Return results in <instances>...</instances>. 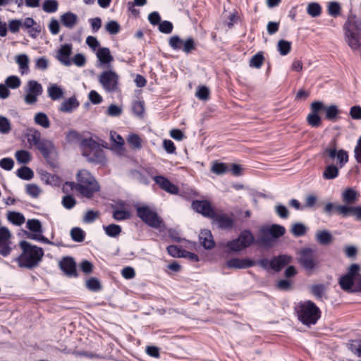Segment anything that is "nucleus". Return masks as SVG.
Here are the masks:
<instances>
[{
  "instance_id": "58836bf2",
  "label": "nucleus",
  "mask_w": 361,
  "mask_h": 361,
  "mask_svg": "<svg viewBox=\"0 0 361 361\" xmlns=\"http://www.w3.org/2000/svg\"><path fill=\"white\" fill-rule=\"evenodd\" d=\"M105 233L111 238H116L121 233V227L119 225L111 224L108 226H103Z\"/></svg>"
},
{
  "instance_id": "69168bd1",
  "label": "nucleus",
  "mask_w": 361,
  "mask_h": 361,
  "mask_svg": "<svg viewBox=\"0 0 361 361\" xmlns=\"http://www.w3.org/2000/svg\"><path fill=\"white\" fill-rule=\"evenodd\" d=\"M341 6L336 1H331L328 6V13L331 16L336 17L340 14Z\"/></svg>"
},
{
  "instance_id": "bf43d9fd",
  "label": "nucleus",
  "mask_w": 361,
  "mask_h": 361,
  "mask_svg": "<svg viewBox=\"0 0 361 361\" xmlns=\"http://www.w3.org/2000/svg\"><path fill=\"white\" fill-rule=\"evenodd\" d=\"M11 130V126L9 120L4 116H0V133L7 134Z\"/></svg>"
},
{
  "instance_id": "49530a36",
  "label": "nucleus",
  "mask_w": 361,
  "mask_h": 361,
  "mask_svg": "<svg viewBox=\"0 0 361 361\" xmlns=\"http://www.w3.org/2000/svg\"><path fill=\"white\" fill-rule=\"evenodd\" d=\"M326 291L324 284H314L310 287V293L318 300H322Z\"/></svg>"
},
{
  "instance_id": "f03ea898",
  "label": "nucleus",
  "mask_w": 361,
  "mask_h": 361,
  "mask_svg": "<svg viewBox=\"0 0 361 361\" xmlns=\"http://www.w3.org/2000/svg\"><path fill=\"white\" fill-rule=\"evenodd\" d=\"M77 183L66 182L71 189H75L83 197L92 198L95 192L100 190V185L95 178L85 169L80 170L76 176Z\"/></svg>"
},
{
  "instance_id": "c85d7f7f",
  "label": "nucleus",
  "mask_w": 361,
  "mask_h": 361,
  "mask_svg": "<svg viewBox=\"0 0 361 361\" xmlns=\"http://www.w3.org/2000/svg\"><path fill=\"white\" fill-rule=\"evenodd\" d=\"M37 149L42 153L45 159H48L50 154L54 149L53 143L47 140L42 139V140L36 146Z\"/></svg>"
},
{
  "instance_id": "423d86ee",
  "label": "nucleus",
  "mask_w": 361,
  "mask_h": 361,
  "mask_svg": "<svg viewBox=\"0 0 361 361\" xmlns=\"http://www.w3.org/2000/svg\"><path fill=\"white\" fill-rule=\"evenodd\" d=\"M322 156L324 159L326 164L334 161L337 159L338 165L340 168H342L348 161V154L344 149L337 150L336 142L334 141L329 146L324 148Z\"/></svg>"
},
{
  "instance_id": "680f3d73",
  "label": "nucleus",
  "mask_w": 361,
  "mask_h": 361,
  "mask_svg": "<svg viewBox=\"0 0 361 361\" xmlns=\"http://www.w3.org/2000/svg\"><path fill=\"white\" fill-rule=\"evenodd\" d=\"M167 252L169 255L173 257H181L184 256L183 252L178 246L171 245L166 248Z\"/></svg>"
},
{
  "instance_id": "20e7f679",
  "label": "nucleus",
  "mask_w": 361,
  "mask_h": 361,
  "mask_svg": "<svg viewBox=\"0 0 361 361\" xmlns=\"http://www.w3.org/2000/svg\"><path fill=\"white\" fill-rule=\"evenodd\" d=\"M298 319L304 325L311 326L321 317V310L312 300L300 302L295 307Z\"/></svg>"
},
{
  "instance_id": "c9c22d12",
  "label": "nucleus",
  "mask_w": 361,
  "mask_h": 361,
  "mask_svg": "<svg viewBox=\"0 0 361 361\" xmlns=\"http://www.w3.org/2000/svg\"><path fill=\"white\" fill-rule=\"evenodd\" d=\"M332 235L329 231L323 230L316 233V240L321 245H328L332 240Z\"/></svg>"
},
{
  "instance_id": "1a4fd4ad",
  "label": "nucleus",
  "mask_w": 361,
  "mask_h": 361,
  "mask_svg": "<svg viewBox=\"0 0 361 361\" xmlns=\"http://www.w3.org/2000/svg\"><path fill=\"white\" fill-rule=\"evenodd\" d=\"M170 47L173 50H182L185 54H190L196 49V44L191 37L183 40L178 35H173L169 40Z\"/></svg>"
},
{
  "instance_id": "c03bdc74",
  "label": "nucleus",
  "mask_w": 361,
  "mask_h": 361,
  "mask_svg": "<svg viewBox=\"0 0 361 361\" xmlns=\"http://www.w3.org/2000/svg\"><path fill=\"white\" fill-rule=\"evenodd\" d=\"M16 159L19 164H27L30 161L32 157L30 153L24 149L18 150L15 154Z\"/></svg>"
},
{
  "instance_id": "72a5a7b5",
  "label": "nucleus",
  "mask_w": 361,
  "mask_h": 361,
  "mask_svg": "<svg viewBox=\"0 0 361 361\" xmlns=\"http://www.w3.org/2000/svg\"><path fill=\"white\" fill-rule=\"evenodd\" d=\"M49 97L54 101L61 99L63 96V90L56 84H51L47 90Z\"/></svg>"
},
{
  "instance_id": "de8ad7c7",
  "label": "nucleus",
  "mask_w": 361,
  "mask_h": 361,
  "mask_svg": "<svg viewBox=\"0 0 361 361\" xmlns=\"http://www.w3.org/2000/svg\"><path fill=\"white\" fill-rule=\"evenodd\" d=\"M59 3L56 0H45L42 4V9L44 12L51 13L58 10Z\"/></svg>"
},
{
  "instance_id": "4be33fe9",
  "label": "nucleus",
  "mask_w": 361,
  "mask_h": 361,
  "mask_svg": "<svg viewBox=\"0 0 361 361\" xmlns=\"http://www.w3.org/2000/svg\"><path fill=\"white\" fill-rule=\"evenodd\" d=\"M150 169H145L143 170H133L130 171L132 178L141 184L148 185L149 183V177H152L150 173Z\"/></svg>"
},
{
  "instance_id": "a18cd8bd",
  "label": "nucleus",
  "mask_w": 361,
  "mask_h": 361,
  "mask_svg": "<svg viewBox=\"0 0 361 361\" xmlns=\"http://www.w3.org/2000/svg\"><path fill=\"white\" fill-rule=\"evenodd\" d=\"M71 236L73 241L81 243L85 238V232L79 227H74L71 230Z\"/></svg>"
},
{
  "instance_id": "5fc2aeb1",
  "label": "nucleus",
  "mask_w": 361,
  "mask_h": 361,
  "mask_svg": "<svg viewBox=\"0 0 361 361\" xmlns=\"http://www.w3.org/2000/svg\"><path fill=\"white\" fill-rule=\"evenodd\" d=\"M20 79L16 75H10L5 80V85L11 89H16L20 86Z\"/></svg>"
},
{
  "instance_id": "7c9ffc66",
  "label": "nucleus",
  "mask_w": 361,
  "mask_h": 361,
  "mask_svg": "<svg viewBox=\"0 0 361 361\" xmlns=\"http://www.w3.org/2000/svg\"><path fill=\"white\" fill-rule=\"evenodd\" d=\"M339 166H336L333 164H328L323 171V178L325 180H332L337 178L339 174Z\"/></svg>"
},
{
  "instance_id": "473e14b6",
  "label": "nucleus",
  "mask_w": 361,
  "mask_h": 361,
  "mask_svg": "<svg viewBox=\"0 0 361 361\" xmlns=\"http://www.w3.org/2000/svg\"><path fill=\"white\" fill-rule=\"evenodd\" d=\"M7 219L8 221L16 226H21L25 221L24 215L17 212H8Z\"/></svg>"
},
{
  "instance_id": "412c9836",
  "label": "nucleus",
  "mask_w": 361,
  "mask_h": 361,
  "mask_svg": "<svg viewBox=\"0 0 361 361\" xmlns=\"http://www.w3.org/2000/svg\"><path fill=\"white\" fill-rule=\"evenodd\" d=\"M226 264L231 269H247L257 264V262L251 259L232 258Z\"/></svg>"
},
{
  "instance_id": "9d476101",
  "label": "nucleus",
  "mask_w": 361,
  "mask_h": 361,
  "mask_svg": "<svg viewBox=\"0 0 361 361\" xmlns=\"http://www.w3.org/2000/svg\"><path fill=\"white\" fill-rule=\"evenodd\" d=\"M324 104L321 101H314L310 104V113L307 117V123L313 127L318 128L322 124V118L319 115V112L323 111Z\"/></svg>"
},
{
  "instance_id": "2f4dec72",
  "label": "nucleus",
  "mask_w": 361,
  "mask_h": 361,
  "mask_svg": "<svg viewBox=\"0 0 361 361\" xmlns=\"http://www.w3.org/2000/svg\"><path fill=\"white\" fill-rule=\"evenodd\" d=\"M16 62L19 66L20 72L21 74L27 73L29 71V58L25 54H22L16 56Z\"/></svg>"
},
{
  "instance_id": "6e6552de",
  "label": "nucleus",
  "mask_w": 361,
  "mask_h": 361,
  "mask_svg": "<svg viewBox=\"0 0 361 361\" xmlns=\"http://www.w3.org/2000/svg\"><path fill=\"white\" fill-rule=\"evenodd\" d=\"M99 82L107 92H114L118 89V75L114 71H103L99 77Z\"/></svg>"
},
{
  "instance_id": "a19ab883",
  "label": "nucleus",
  "mask_w": 361,
  "mask_h": 361,
  "mask_svg": "<svg viewBox=\"0 0 361 361\" xmlns=\"http://www.w3.org/2000/svg\"><path fill=\"white\" fill-rule=\"evenodd\" d=\"M16 175L23 180H30L33 178L34 172L28 166H23L18 169Z\"/></svg>"
},
{
  "instance_id": "f704fd0d",
  "label": "nucleus",
  "mask_w": 361,
  "mask_h": 361,
  "mask_svg": "<svg viewBox=\"0 0 361 361\" xmlns=\"http://www.w3.org/2000/svg\"><path fill=\"white\" fill-rule=\"evenodd\" d=\"M357 194L355 190L352 188L346 189L342 194L343 202L346 204H351L356 202Z\"/></svg>"
},
{
  "instance_id": "ddd939ff",
  "label": "nucleus",
  "mask_w": 361,
  "mask_h": 361,
  "mask_svg": "<svg viewBox=\"0 0 361 361\" xmlns=\"http://www.w3.org/2000/svg\"><path fill=\"white\" fill-rule=\"evenodd\" d=\"M11 233L9 230L5 227H0V255L6 257L11 252L10 246Z\"/></svg>"
},
{
  "instance_id": "864d4df0",
  "label": "nucleus",
  "mask_w": 361,
  "mask_h": 361,
  "mask_svg": "<svg viewBox=\"0 0 361 361\" xmlns=\"http://www.w3.org/2000/svg\"><path fill=\"white\" fill-rule=\"evenodd\" d=\"M291 43L288 41L281 39L278 42V51L282 56H286L290 51Z\"/></svg>"
},
{
  "instance_id": "b1692460",
  "label": "nucleus",
  "mask_w": 361,
  "mask_h": 361,
  "mask_svg": "<svg viewBox=\"0 0 361 361\" xmlns=\"http://www.w3.org/2000/svg\"><path fill=\"white\" fill-rule=\"evenodd\" d=\"M259 236L256 240L257 244L263 245L265 247H269L271 245L273 238L270 233L268 226H263L259 229Z\"/></svg>"
},
{
  "instance_id": "052dcab7",
  "label": "nucleus",
  "mask_w": 361,
  "mask_h": 361,
  "mask_svg": "<svg viewBox=\"0 0 361 361\" xmlns=\"http://www.w3.org/2000/svg\"><path fill=\"white\" fill-rule=\"evenodd\" d=\"M25 191L32 197L37 198L39 195L41 190L36 184L31 183L26 185Z\"/></svg>"
},
{
  "instance_id": "13d9d810",
  "label": "nucleus",
  "mask_w": 361,
  "mask_h": 361,
  "mask_svg": "<svg viewBox=\"0 0 361 361\" xmlns=\"http://www.w3.org/2000/svg\"><path fill=\"white\" fill-rule=\"evenodd\" d=\"M228 171V168L225 163L215 162L212 167V171L217 175L224 174Z\"/></svg>"
},
{
  "instance_id": "4468645a",
  "label": "nucleus",
  "mask_w": 361,
  "mask_h": 361,
  "mask_svg": "<svg viewBox=\"0 0 361 361\" xmlns=\"http://www.w3.org/2000/svg\"><path fill=\"white\" fill-rule=\"evenodd\" d=\"M218 226V227L223 230H231L233 228L235 224L234 219L225 213H215L212 219Z\"/></svg>"
},
{
  "instance_id": "7ed1b4c3",
  "label": "nucleus",
  "mask_w": 361,
  "mask_h": 361,
  "mask_svg": "<svg viewBox=\"0 0 361 361\" xmlns=\"http://www.w3.org/2000/svg\"><path fill=\"white\" fill-rule=\"evenodd\" d=\"M345 40L353 51H361V19L350 16L343 25Z\"/></svg>"
},
{
  "instance_id": "338daca9",
  "label": "nucleus",
  "mask_w": 361,
  "mask_h": 361,
  "mask_svg": "<svg viewBox=\"0 0 361 361\" xmlns=\"http://www.w3.org/2000/svg\"><path fill=\"white\" fill-rule=\"evenodd\" d=\"M350 350L358 357L361 358V341H353L349 345Z\"/></svg>"
},
{
  "instance_id": "5701e85b",
  "label": "nucleus",
  "mask_w": 361,
  "mask_h": 361,
  "mask_svg": "<svg viewBox=\"0 0 361 361\" xmlns=\"http://www.w3.org/2000/svg\"><path fill=\"white\" fill-rule=\"evenodd\" d=\"M200 244L207 250L212 249L215 245V242L210 231L204 229L201 231L199 235Z\"/></svg>"
},
{
  "instance_id": "a211bd4d",
  "label": "nucleus",
  "mask_w": 361,
  "mask_h": 361,
  "mask_svg": "<svg viewBox=\"0 0 361 361\" xmlns=\"http://www.w3.org/2000/svg\"><path fill=\"white\" fill-rule=\"evenodd\" d=\"M156 184L164 191L176 195L179 192V188L175 184L171 183L167 178L162 176H155L152 177Z\"/></svg>"
},
{
  "instance_id": "f257e3e1",
  "label": "nucleus",
  "mask_w": 361,
  "mask_h": 361,
  "mask_svg": "<svg viewBox=\"0 0 361 361\" xmlns=\"http://www.w3.org/2000/svg\"><path fill=\"white\" fill-rule=\"evenodd\" d=\"M19 245L22 253L16 259L18 266L28 269L37 267L44 256L43 249L25 240H22Z\"/></svg>"
},
{
  "instance_id": "393cba45",
  "label": "nucleus",
  "mask_w": 361,
  "mask_h": 361,
  "mask_svg": "<svg viewBox=\"0 0 361 361\" xmlns=\"http://www.w3.org/2000/svg\"><path fill=\"white\" fill-rule=\"evenodd\" d=\"M238 238L245 249L249 247L254 243H256L253 234L248 229H245L242 231L239 234Z\"/></svg>"
},
{
  "instance_id": "e2e57ef3",
  "label": "nucleus",
  "mask_w": 361,
  "mask_h": 361,
  "mask_svg": "<svg viewBox=\"0 0 361 361\" xmlns=\"http://www.w3.org/2000/svg\"><path fill=\"white\" fill-rule=\"evenodd\" d=\"M106 31L111 35H116L121 30L120 25L115 20H111L106 26Z\"/></svg>"
},
{
  "instance_id": "a878e982",
  "label": "nucleus",
  "mask_w": 361,
  "mask_h": 361,
  "mask_svg": "<svg viewBox=\"0 0 361 361\" xmlns=\"http://www.w3.org/2000/svg\"><path fill=\"white\" fill-rule=\"evenodd\" d=\"M79 105L80 104L75 97H71L61 103L59 110L61 112L71 113L77 109Z\"/></svg>"
},
{
  "instance_id": "4c0bfd02",
  "label": "nucleus",
  "mask_w": 361,
  "mask_h": 361,
  "mask_svg": "<svg viewBox=\"0 0 361 361\" xmlns=\"http://www.w3.org/2000/svg\"><path fill=\"white\" fill-rule=\"evenodd\" d=\"M26 227L33 232V234H41L43 232L40 221L36 219H28L26 223Z\"/></svg>"
},
{
  "instance_id": "bb28decb",
  "label": "nucleus",
  "mask_w": 361,
  "mask_h": 361,
  "mask_svg": "<svg viewBox=\"0 0 361 361\" xmlns=\"http://www.w3.org/2000/svg\"><path fill=\"white\" fill-rule=\"evenodd\" d=\"M61 21L63 26L71 29L78 23V16L73 12L68 11L61 16Z\"/></svg>"
},
{
  "instance_id": "e433bc0d",
  "label": "nucleus",
  "mask_w": 361,
  "mask_h": 361,
  "mask_svg": "<svg viewBox=\"0 0 361 361\" xmlns=\"http://www.w3.org/2000/svg\"><path fill=\"white\" fill-rule=\"evenodd\" d=\"M326 112L325 117L327 120L335 121L338 118V115L340 114V111L336 105H330L326 106L323 109Z\"/></svg>"
},
{
  "instance_id": "37998d69",
  "label": "nucleus",
  "mask_w": 361,
  "mask_h": 361,
  "mask_svg": "<svg viewBox=\"0 0 361 361\" xmlns=\"http://www.w3.org/2000/svg\"><path fill=\"white\" fill-rule=\"evenodd\" d=\"M132 111L135 116L143 118L145 114V102L143 101H135L132 104Z\"/></svg>"
},
{
  "instance_id": "0e129e2a",
  "label": "nucleus",
  "mask_w": 361,
  "mask_h": 361,
  "mask_svg": "<svg viewBox=\"0 0 361 361\" xmlns=\"http://www.w3.org/2000/svg\"><path fill=\"white\" fill-rule=\"evenodd\" d=\"M173 25L169 20H164L159 24V30L164 34H170L172 32Z\"/></svg>"
},
{
  "instance_id": "f3484780",
  "label": "nucleus",
  "mask_w": 361,
  "mask_h": 361,
  "mask_svg": "<svg viewBox=\"0 0 361 361\" xmlns=\"http://www.w3.org/2000/svg\"><path fill=\"white\" fill-rule=\"evenodd\" d=\"M299 262L306 270L311 271L315 268L316 262L313 258V252L310 248H305L301 251Z\"/></svg>"
},
{
  "instance_id": "2eb2a0df",
  "label": "nucleus",
  "mask_w": 361,
  "mask_h": 361,
  "mask_svg": "<svg viewBox=\"0 0 361 361\" xmlns=\"http://www.w3.org/2000/svg\"><path fill=\"white\" fill-rule=\"evenodd\" d=\"M73 45L71 44H64L58 50L56 59L61 64L68 67L72 64L71 59Z\"/></svg>"
},
{
  "instance_id": "79ce46f5",
  "label": "nucleus",
  "mask_w": 361,
  "mask_h": 361,
  "mask_svg": "<svg viewBox=\"0 0 361 361\" xmlns=\"http://www.w3.org/2000/svg\"><path fill=\"white\" fill-rule=\"evenodd\" d=\"M307 13L312 18L319 17L322 13V6L317 2L310 3L307 6Z\"/></svg>"
},
{
  "instance_id": "6ab92c4d",
  "label": "nucleus",
  "mask_w": 361,
  "mask_h": 361,
  "mask_svg": "<svg viewBox=\"0 0 361 361\" xmlns=\"http://www.w3.org/2000/svg\"><path fill=\"white\" fill-rule=\"evenodd\" d=\"M83 155L87 157V159L92 163L104 165L106 162L104 151L101 149H94L88 152H85Z\"/></svg>"
},
{
  "instance_id": "ea45409f",
  "label": "nucleus",
  "mask_w": 361,
  "mask_h": 361,
  "mask_svg": "<svg viewBox=\"0 0 361 361\" xmlns=\"http://www.w3.org/2000/svg\"><path fill=\"white\" fill-rule=\"evenodd\" d=\"M34 121L36 124L44 128H48L50 126L49 119L47 114L43 112L37 113L35 116Z\"/></svg>"
},
{
  "instance_id": "3c124183",
  "label": "nucleus",
  "mask_w": 361,
  "mask_h": 361,
  "mask_svg": "<svg viewBox=\"0 0 361 361\" xmlns=\"http://www.w3.org/2000/svg\"><path fill=\"white\" fill-rule=\"evenodd\" d=\"M264 60L263 53L258 52L250 59L249 65L250 67L259 68L262 66Z\"/></svg>"
},
{
  "instance_id": "09e8293b",
  "label": "nucleus",
  "mask_w": 361,
  "mask_h": 361,
  "mask_svg": "<svg viewBox=\"0 0 361 361\" xmlns=\"http://www.w3.org/2000/svg\"><path fill=\"white\" fill-rule=\"evenodd\" d=\"M86 287L93 292H98L102 288L100 281L95 277H91L87 280Z\"/></svg>"
},
{
  "instance_id": "603ef678",
  "label": "nucleus",
  "mask_w": 361,
  "mask_h": 361,
  "mask_svg": "<svg viewBox=\"0 0 361 361\" xmlns=\"http://www.w3.org/2000/svg\"><path fill=\"white\" fill-rule=\"evenodd\" d=\"M269 229L273 239H276L282 236L286 232L285 228L283 226L278 224L271 226L269 227Z\"/></svg>"
},
{
  "instance_id": "cd10ccee",
  "label": "nucleus",
  "mask_w": 361,
  "mask_h": 361,
  "mask_svg": "<svg viewBox=\"0 0 361 361\" xmlns=\"http://www.w3.org/2000/svg\"><path fill=\"white\" fill-rule=\"evenodd\" d=\"M355 279L350 277L348 275L344 274L343 275L338 281V283L342 290L346 291L348 293H354L357 291V290L353 289Z\"/></svg>"
},
{
  "instance_id": "8fccbe9b",
  "label": "nucleus",
  "mask_w": 361,
  "mask_h": 361,
  "mask_svg": "<svg viewBox=\"0 0 361 361\" xmlns=\"http://www.w3.org/2000/svg\"><path fill=\"white\" fill-rule=\"evenodd\" d=\"M307 228L302 223H295L293 225L291 233L295 237H301L305 235Z\"/></svg>"
},
{
  "instance_id": "f8f14e48",
  "label": "nucleus",
  "mask_w": 361,
  "mask_h": 361,
  "mask_svg": "<svg viewBox=\"0 0 361 361\" xmlns=\"http://www.w3.org/2000/svg\"><path fill=\"white\" fill-rule=\"evenodd\" d=\"M192 209L202 216L212 219L216 213L208 200H194L192 202Z\"/></svg>"
},
{
  "instance_id": "9b49d317",
  "label": "nucleus",
  "mask_w": 361,
  "mask_h": 361,
  "mask_svg": "<svg viewBox=\"0 0 361 361\" xmlns=\"http://www.w3.org/2000/svg\"><path fill=\"white\" fill-rule=\"evenodd\" d=\"M43 88L40 83L36 80H30L27 82V92L25 96V102L33 104L37 102V97L42 94Z\"/></svg>"
},
{
  "instance_id": "c756f323",
  "label": "nucleus",
  "mask_w": 361,
  "mask_h": 361,
  "mask_svg": "<svg viewBox=\"0 0 361 361\" xmlns=\"http://www.w3.org/2000/svg\"><path fill=\"white\" fill-rule=\"evenodd\" d=\"M97 57L102 64H107L111 63L114 58L110 53V50L107 47H101L97 50Z\"/></svg>"
},
{
  "instance_id": "0eeeda50",
  "label": "nucleus",
  "mask_w": 361,
  "mask_h": 361,
  "mask_svg": "<svg viewBox=\"0 0 361 361\" xmlns=\"http://www.w3.org/2000/svg\"><path fill=\"white\" fill-rule=\"evenodd\" d=\"M291 262V257L286 255H279L275 256L270 260L267 258H262L257 262V264L266 271L270 269L279 272Z\"/></svg>"
},
{
  "instance_id": "6e6d98bb",
  "label": "nucleus",
  "mask_w": 361,
  "mask_h": 361,
  "mask_svg": "<svg viewBox=\"0 0 361 361\" xmlns=\"http://www.w3.org/2000/svg\"><path fill=\"white\" fill-rule=\"evenodd\" d=\"M226 246L229 250L232 252H239L245 249L238 238L228 241Z\"/></svg>"
},
{
  "instance_id": "aec40b11",
  "label": "nucleus",
  "mask_w": 361,
  "mask_h": 361,
  "mask_svg": "<svg viewBox=\"0 0 361 361\" xmlns=\"http://www.w3.org/2000/svg\"><path fill=\"white\" fill-rule=\"evenodd\" d=\"M336 209L337 213L341 214L343 217L353 216L357 220H361V206L337 205Z\"/></svg>"
},
{
  "instance_id": "774afa93",
  "label": "nucleus",
  "mask_w": 361,
  "mask_h": 361,
  "mask_svg": "<svg viewBox=\"0 0 361 361\" xmlns=\"http://www.w3.org/2000/svg\"><path fill=\"white\" fill-rule=\"evenodd\" d=\"M62 204L66 209H71L76 204V200L72 195H68L63 197Z\"/></svg>"
},
{
  "instance_id": "4d7b16f0",
  "label": "nucleus",
  "mask_w": 361,
  "mask_h": 361,
  "mask_svg": "<svg viewBox=\"0 0 361 361\" xmlns=\"http://www.w3.org/2000/svg\"><path fill=\"white\" fill-rule=\"evenodd\" d=\"M130 216V213L124 209H115L113 212V218L116 221L129 219Z\"/></svg>"
},
{
  "instance_id": "39448f33",
  "label": "nucleus",
  "mask_w": 361,
  "mask_h": 361,
  "mask_svg": "<svg viewBox=\"0 0 361 361\" xmlns=\"http://www.w3.org/2000/svg\"><path fill=\"white\" fill-rule=\"evenodd\" d=\"M136 214L142 222L151 228H159L163 224L162 219L148 205L136 207Z\"/></svg>"
},
{
  "instance_id": "dca6fc26",
  "label": "nucleus",
  "mask_w": 361,
  "mask_h": 361,
  "mask_svg": "<svg viewBox=\"0 0 361 361\" xmlns=\"http://www.w3.org/2000/svg\"><path fill=\"white\" fill-rule=\"evenodd\" d=\"M59 267L68 277L78 276L76 263L73 257H63L59 262Z\"/></svg>"
}]
</instances>
